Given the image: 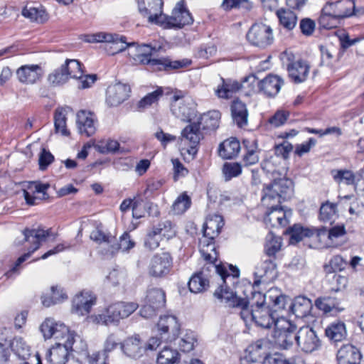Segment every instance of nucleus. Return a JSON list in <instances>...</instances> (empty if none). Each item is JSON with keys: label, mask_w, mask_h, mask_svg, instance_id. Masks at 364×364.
<instances>
[{"label": "nucleus", "mask_w": 364, "mask_h": 364, "mask_svg": "<svg viewBox=\"0 0 364 364\" xmlns=\"http://www.w3.org/2000/svg\"><path fill=\"white\" fill-rule=\"evenodd\" d=\"M131 87L129 85L117 82L107 87L106 102L109 107H117L126 101L130 95Z\"/></svg>", "instance_id": "dca6fc26"}, {"label": "nucleus", "mask_w": 364, "mask_h": 364, "mask_svg": "<svg viewBox=\"0 0 364 364\" xmlns=\"http://www.w3.org/2000/svg\"><path fill=\"white\" fill-rule=\"evenodd\" d=\"M95 119L91 112L80 110L77 114V125L81 134L87 136L93 135L96 132Z\"/></svg>", "instance_id": "bb28decb"}, {"label": "nucleus", "mask_w": 364, "mask_h": 364, "mask_svg": "<svg viewBox=\"0 0 364 364\" xmlns=\"http://www.w3.org/2000/svg\"><path fill=\"white\" fill-rule=\"evenodd\" d=\"M280 23L287 29L292 30L297 22L296 15L289 9H279L277 11Z\"/></svg>", "instance_id": "09e8293b"}, {"label": "nucleus", "mask_w": 364, "mask_h": 364, "mask_svg": "<svg viewBox=\"0 0 364 364\" xmlns=\"http://www.w3.org/2000/svg\"><path fill=\"white\" fill-rule=\"evenodd\" d=\"M233 122L240 128L245 127L248 121L246 105L239 100H234L231 105Z\"/></svg>", "instance_id": "c9c22d12"}, {"label": "nucleus", "mask_w": 364, "mask_h": 364, "mask_svg": "<svg viewBox=\"0 0 364 364\" xmlns=\"http://www.w3.org/2000/svg\"><path fill=\"white\" fill-rule=\"evenodd\" d=\"M65 70L68 73V77L70 78H82L83 70L82 64L77 60L67 59L64 64Z\"/></svg>", "instance_id": "680f3d73"}, {"label": "nucleus", "mask_w": 364, "mask_h": 364, "mask_svg": "<svg viewBox=\"0 0 364 364\" xmlns=\"http://www.w3.org/2000/svg\"><path fill=\"white\" fill-rule=\"evenodd\" d=\"M145 302L146 304L140 309V314L144 318H150L155 314L156 311L165 306L166 294L160 288H150L147 290Z\"/></svg>", "instance_id": "9b49d317"}, {"label": "nucleus", "mask_w": 364, "mask_h": 364, "mask_svg": "<svg viewBox=\"0 0 364 364\" xmlns=\"http://www.w3.org/2000/svg\"><path fill=\"white\" fill-rule=\"evenodd\" d=\"M173 259L168 252L157 253L151 259L149 274L154 277H163L167 275L172 267Z\"/></svg>", "instance_id": "4468645a"}, {"label": "nucleus", "mask_w": 364, "mask_h": 364, "mask_svg": "<svg viewBox=\"0 0 364 364\" xmlns=\"http://www.w3.org/2000/svg\"><path fill=\"white\" fill-rule=\"evenodd\" d=\"M240 150V144L235 138L225 140L219 145L218 153L223 159H230L236 156Z\"/></svg>", "instance_id": "e433bc0d"}, {"label": "nucleus", "mask_w": 364, "mask_h": 364, "mask_svg": "<svg viewBox=\"0 0 364 364\" xmlns=\"http://www.w3.org/2000/svg\"><path fill=\"white\" fill-rule=\"evenodd\" d=\"M222 171L225 180L228 181L242 173V166L240 163L225 162L223 166Z\"/></svg>", "instance_id": "e2e57ef3"}, {"label": "nucleus", "mask_w": 364, "mask_h": 364, "mask_svg": "<svg viewBox=\"0 0 364 364\" xmlns=\"http://www.w3.org/2000/svg\"><path fill=\"white\" fill-rule=\"evenodd\" d=\"M196 342L195 333L192 331L187 332L181 339L179 348L183 352H190L193 349Z\"/></svg>", "instance_id": "774afa93"}, {"label": "nucleus", "mask_w": 364, "mask_h": 364, "mask_svg": "<svg viewBox=\"0 0 364 364\" xmlns=\"http://www.w3.org/2000/svg\"><path fill=\"white\" fill-rule=\"evenodd\" d=\"M196 103L188 96L174 95L171 105L172 114L183 122H189L197 115Z\"/></svg>", "instance_id": "1a4fd4ad"}, {"label": "nucleus", "mask_w": 364, "mask_h": 364, "mask_svg": "<svg viewBox=\"0 0 364 364\" xmlns=\"http://www.w3.org/2000/svg\"><path fill=\"white\" fill-rule=\"evenodd\" d=\"M283 85V79L276 75H268L258 82L259 90L268 97H275Z\"/></svg>", "instance_id": "b1692460"}, {"label": "nucleus", "mask_w": 364, "mask_h": 364, "mask_svg": "<svg viewBox=\"0 0 364 364\" xmlns=\"http://www.w3.org/2000/svg\"><path fill=\"white\" fill-rule=\"evenodd\" d=\"M46 358L50 364H66L70 358V351L65 343H57L50 348Z\"/></svg>", "instance_id": "473e14b6"}, {"label": "nucleus", "mask_w": 364, "mask_h": 364, "mask_svg": "<svg viewBox=\"0 0 364 364\" xmlns=\"http://www.w3.org/2000/svg\"><path fill=\"white\" fill-rule=\"evenodd\" d=\"M40 331L45 339L55 338L57 340L64 339L69 333V328L63 323L56 322L53 318H46L41 325Z\"/></svg>", "instance_id": "aec40b11"}, {"label": "nucleus", "mask_w": 364, "mask_h": 364, "mask_svg": "<svg viewBox=\"0 0 364 364\" xmlns=\"http://www.w3.org/2000/svg\"><path fill=\"white\" fill-rule=\"evenodd\" d=\"M346 234V230L344 225H335L329 230L323 228L317 230V235L318 237L327 235L328 240L327 246L333 247H338L341 245L338 240Z\"/></svg>", "instance_id": "72a5a7b5"}, {"label": "nucleus", "mask_w": 364, "mask_h": 364, "mask_svg": "<svg viewBox=\"0 0 364 364\" xmlns=\"http://www.w3.org/2000/svg\"><path fill=\"white\" fill-rule=\"evenodd\" d=\"M49 188L50 184L48 183H43L39 181L30 182L28 186V189L32 193V194L28 191L23 190V196L26 203L30 205H36V200L38 198L33 195L36 193H42V199L48 198V195L47 193V191Z\"/></svg>", "instance_id": "2f4dec72"}, {"label": "nucleus", "mask_w": 364, "mask_h": 364, "mask_svg": "<svg viewBox=\"0 0 364 364\" xmlns=\"http://www.w3.org/2000/svg\"><path fill=\"white\" fill-rule=\"evenodd\" d=\"M285 233L290 236L291 243H297L304 237H309L313 235L314 230L309 228H304L300 225L296 224L286 230Z\"/></svg>", "instance_id": "37998d69"}, {"label": "nucleus", "mask_w": 364, "mask_h": 364, "mask_svg": "<svg viewBox=\"0 0 364 364\" xmlns=\"http://www.w3.org/2000/svg\"><path fill=\"white\" fill-rule=\"evenodd\" d=\"M296 344L304 352L311 353L319 348L321 342L313 328L304 326L296 333Z\"/></svg>", "instance_id": "ddd939ff"}, {"label": "nucleus", "mask_w": 364, "mask_h": 364, "mask_svg": "<svg viewBox=\"0 0 364 364\" xmlns=\"http://www.w3.org/2000/svg\"><path fill=\"white\" fill-rule=\"evenodd\" d=\"M276 268V264L272 259H264L256 267V271L254 274L258 279L255 280L254 284L259 285L261 279L265 277L272 274Z\"/></svg>", "instance_id": "79ce46f5"}, {"label": "nucleus", "mask_w": 364, "mask_h": 364, "mask_svg": "<svg viewBox=\"0 0 364 364\" xmlns=\"http://www.w3.org/2000/svg\"><path fill=\"white\" fill-rule=\"evenodd\" d=\"M223 225L224 220L220 215L209 216L203 225V236L200 240V252L204 259L210 263L216 260L217 252L214 240L220 234Z\"/></svg>", "instance_id": "f03ea898"}, {"label": "nucleus", "mask_w": 364, "mask_h": 364, "mask_svg": "<svg viewBox=\"0 0 364 364\" xmlns=\"http://www.w3.org/2000/svg\"><path fill=\"white\" fill-rule=\"evenodd\" d=\"M121 349L127 357L137 359L146 352V347L138 335L129 337L121 343Z\"/></svg>", "instance_id": "5701e85b"}, {"label": "nucleus", "mask_w": 364, "mask_h": 364, "mask_svg": "<svg viewBox=\"0 0 364 364\" xmlns=\"http://www.w3.org/2000/svg\"><path fill=\"white\" fill-rule=\"evenodd\" d=\"M210 264L223 280V284L215 291L214 296L230 308H235V306L245 305L244 299L238 297L236 293L228 287L226 283V279L230 277V275L232 278H237L239 277V269L230 264L229 267L231 270V274H229L223 265L213 264V263H210Z\"/></svg>", "instance_id": "7ed1b4c3"}, {"label": "nucleus", "mask_w": 364, "mask_h": 364, "mask_svg": "<svg viewBox=\"0 0 364 364\" xmlns=\"http://www.w3.org/2000/svg\"><path fill=\"white\" fill-rule=\"evenodd\" d=\"M282 246V241L279 237L275 236L269 232L266 236L264 244V252L268 257H274L278 252Z\"/></svg>", "instance_id": "8fccbe9b"}, {"label": "nucleus", "mask_w": 364, "mask_h": 364, "mask_svg": "<svg viewBox=\"0 0 364 364\" xmlns=\"http://www.w3.org/2000/svg\"><path fill=\"white\" fill-rule=\"evenodd\" d=\"M112 36L113 39L107 41V43L112 44L111 48L114 49V51L112 53V55L122 52L127 48L132 47L136 45V43H127L126 41V37L124 36H120L116 33H112Z\"/></svg>", "instance_id": "13d9d810"}, {"label": "nucleus", "mask_w": 364, "mask_h": 364, "mask_svg": "<svg viewBox=\"0 0 364 364\" xmlns=\"http://www.w3.org/2000/svg\"><path fill=\"white\" fill-rule=\"evenodd\" d=\"M50 229L44 230L41 228L37 229H25L23 231V235L24 236L23 240L32 244V246L28 249L27 253H25L18 258L14 267L6 272L5 276L10 278L14 274H18V267L25 262L32 253L39 249L41 242L44 241L46 237L50 235Z\"/></svg>", "instance_id": "423d86ee"}, {"label": "nucleus", "mask_w": 364, "mask_h": 364, "mask_svg": "<svg viewBox=\"0 0 364 364\" xmlns=\"http://www.w3.org/2000/svg\"><path fill=\"white\" fill-rule=\"evenodd\" d=\"M11 346L14 353L23 360L28 358L31 355V348L22 338H15Z\"/></svg>", "instance_id": "5fc2aeb1"}, {"label": "nucleus", "mask_w": 364, "mask_h": 364, "mask_svg": "<svg viewBox=\"0 0 364 364\" xmlns=\"http://www.w3.org/2000/svg\"><path fill=\"white\" fill-rule=\"evenodd\" d=\"M264 217V223L272 227H284L287 223L286 213L278 205L272 204Z\"/></svg>", "instance_id": "f704fd0d"}, {"label": "nucleus", "mask_w": 364, "mask_h": 364, "mask_svg": "<svg viewBox=\"0 0 364 364\" xmlns=\"http://www.w3.org/2000/svg\"><path fill=\"white\" fill-rule=\"evenodd\" d=\"M337 217V204L327 201L321 205L319 210L320 220L331 224Z\"/></svg>", "instance_id": "c03bdc74"}, {"label": "nucleus", "mask_w": 364, "mask_h": 364, "mask_svg": "<svg viewBox=\"0 0 364 364\" xmlns=\"http://www.w3.org/2000/svg\"><path fill=\"white\" fill-rule=\"evenodd\" d=\"M242 144L246 150L242 157L244 165L249 166L256 164L259 161L257 141L255 139H244Z\"/></svg>", "instance_id": "58836bf2"}, {"label": "nucleus", "mask_w": 364, "mask_h": 364, "mask_svg": "<svg viewBox=\"0 0 364 364\" xmlns=\"http://www.w3.org/2000/svg\"><path fill=\"white\" fill-rule=\"evenodd\" d=\"M43 70L38 65H24L16 70L18 80L25 85H33L41 80Z\"/></svg>", "instance_id": "4be33fe9"}, {"label": "nucleus", "mask_w": 364, "mask_h": 364, "mask_svg": "<svg viewBox=\"0 0 364 364\" xmlns=\"http://www.w3.org/2000/svg\"><path fill=\"white\" fill-rule=\"evenodd\" d=\"M182 141L189 144L187 152L194 156L198 152V146L203 138L200 123H193L186 126L181 132Z\"/></svg>", "instance_id": "f3484780"}, {"label": "nucleus", "mask_w": 364, "mask_h": 364, "mask_svg": "<svg viewBox=\"0 0 364 364\" xmlns=\"http://www.w3.org/2000/svg\"><path fill=\"white\" fill-rule=\"evenodd\" d=\"M296 326L284 317L278 318L272 334L274 345L282 350L289 349L294 342L296 343Z\"/></svg>", "instance_id": "0eeeda50"}, {"label": "nucleus", "mask_w": 364, "mask_h": 364, "mask_svg": "<svg viewBox=\"0 0 364 364\" xmlns=\"http://www.w3.org/2000/svg\"><path fill=\"white\" fill-rule=\"evenodd\" d=\"M50 291V301L48 300L47 295H43L41 296L42 304L46 307H50L53 305L60 303L67 299V295L63 292V290L58 288L57 286H53Z\"/></svg>", "instance_id": "3c124183"}, {"label": "nucleus", "mask_w": 364, "mask_h": 364, "mask_svg": "<svg viewBox=\"0 0 364 364\" xmlns=\"http://www.w3.org/2000/svg\"><path fill=\"white\" fill-rule=\"evenodd\" d=\"M21 14L32 22L43 23L48 20V14L41 6L34 7L26 5L23 7Z\"/></svg>", "instance_id": "ea45409f"}, {"label": "nucleus", "mask_w": 364, "mask_h": 364, "mask_svg": "<svg viewBox=\"0 0 364 364\" xmlns=\"http://www.w3.org/2000/svg\"><path fill=\"white\" fill-rule=\"evenodd\" d=\"M247 39L253 46L265 48L274 41L271 26L263 23H255L247 33Z\"/></svg>", "instance_id": "9d476101"}, {"label": "nucleus", "mask_w": 364, "mask_h": 364, "mask_svg": "<svg viewBox=\"0 0 364 364\" xmlns=\"http://www.w3.org/2000/svg\"><path fill=\"white\" fill-rule=\"evenodd\" d=\"M179 354L177 350L168 347H164L160 351L157 357L159 364H174L179 359Z\"/></svg>", "instance_id": "052dcab7"}, {"label": "nucleus", "mask_w": 364, "mask_h": 364, "mask_svg": "<svg viewBox=\"0 0 364 364\" xmlns=\"http://www.w3.org/2000/svg\"><path fill=\"white\" fill-rule=\"evenodd\" d=\"M315 306L323 314L329 316H337L343 311L345 308L341 306V300L336 297H319L315 301Z\"/></svg>", "instance_id": "393cba45"}, {"label": "nucleus", "mask_w": 364, "mask_h": 364, "mask_svg": "<svg viewBox=\"0 0 364 364\" xmlns=\"http://www.w3.org/2000/svg\"><path fill=\"white\" fill-rule=\"evenodd\" d=\"M152 228L159 236H161V239L169 240L173 237L176 232L174 225L170 220L161 221L157 225H154Z\"/></svg>", "instance_id": "603ef678"}, {"label": "nucleus", "mask_w": 364, "mask_h": 364, "mask_svg": "<svg viewBox=\"0 0 364 364\" xmlns=\"http://www.w3.org/2000/svg\"><path fill=\"white\" fill-rule=\"evenodd\" d=\"M309 69L307 62L303 60L292 62L287 65L289 76L295 83L304 82L308 77Z\"/></svg>", "instance_id": "cd10ccee"}, {"label": "nucleus", "mask_w": 364, "mask_h": 364, "mask_svg": "<svg viewBox=\"0 0 364 364\" xmlns=\"http://www.w3.org/2000/svg\"><path fill=\"white\" fill-rule=\"evenodd\" d=\"M119 143L117 140L108 139L99 141L95 148L101 154H114L119 151Z\"/></svg>", "instance_id": "0e129e2a"}, {"label": "nucleus", "mask_w": 364, "mask_h": 364, "mask_svg": "<svg viewBox=\"0 0 364 364\" xmlns=\"http://www.w3.org/2000/svg\"><path fill=\"white\" fill-rule=\"evenodd\" d=\"M324 7L327 11L331 13L340 21L353 16L354 11H355V5L353 0H338L335 2H328Z\"/></svg>", "instance_id": "412c9836"}, {"label": "nucleus", "mask_w": 364, "mask_h": 364, "mask_svg": "<svg viewBox=\"0 0 364 364\" xmlns=\"http://www.w3.org/2000/svg\"><path fill=\"white\" fill-rule=\"evenodd\" d=\"M340 23V21L337 19L331 13L327 11L323 6L321 10V16L318 18V24L320 27L325 29H331L336 28Z\"/></svg>", "instance_id": "bf43d9fd"}, {"label": "nucleus", "mask_w": 364, "mask_h": 364, "mask_svg": "<svg viewBox=\"0 0 364 364\" xmlns=\"http://www.w3.org/2000/svg\"><path fill=\"white\" fill-rule=\"evenodd\" d=\"M325 333L330 340L334 342L341 341L346 336L345 323L342 321L333 322L327 326Z\"/></svg>", "instance_id": "a19ab883"}, {"label": "nucleus", "mask_w": 364, "mask_h": 364, "mask_svg": "<svg viewBox=\"0 0 364 364\" xmlns=\"http://www.w3.org/2000/svg\"><path fill=\"white\" fill-rule=\"evenodd\" d=\"M348 262L341 255H335L330 260L328 264L323 265V270L326 274L336 272H341L346 269Z\"/></svg>", "instance_id": "4d7b16f0"}, {"label": "nucleus", "mask_w": 364, "mask_h": 364, "mask_svg": "<svg viewBox=\"0 0 364 364\" xmlns=\"http://www.w3.org/2000/svg\"><path fill=\"white\" fill-rule=\"evenodd\" d=\"M262 191V202L267 206L271 205L272 200L281 203L282 200L289 198L292 195L293 182L289 178H279L264 186Z\"/></svg>", "instance_id": "39448f33"}, {"label": "nucleus", "mask_w": 364, "mask_h": 364, "mask_svg": "<svg viewBox=\"0 0 364 364\" xmlns=\"http://www.w3.org/2000/svg\"><path fill=\"white\" fill-rule=\"evenodd\" d=\"M312 306V302L309 299L300 296L294 299L291 309L296 317L304 318L310 314Z\"/></svg>", "instance_id": "4c0bfd02"}, {"label": "nucleus", "mask_w": 364, "mask_h": 364, "mask_svg": "<svg viewBox=\"0 0 364 364\" xmlns=\"http://www.w3.org/2000/svg\"><path fill=\"white\" fill-rule=\"evenodd\" d=\"M338 364H360L362 355L353 345H343L337 353Z\"/></svg>", "instance_id": "a878e982"}, {"label": "nucleus", "mask_w": 364, "mask_h": 364, "mask_svg": "<svg viewBox=\"0 0 364 364\" xmlns=\"http://www.w3.org/2000/svg\"><path fill=\"white\" fill-rule=\"evenodd\" d=\"M208 285L209 282L203 272L195 274L188 282V288L193 293L201 292L205 290Z\"/></svg>", "instance_id": "de8ad7c7"}, {"label": "nucleus", "mask_w": 364, "mask_h": 364, "mask_svg": "<svg viewBox=\"0 0 364 364\" xmlns=\"http://www.w3.org/2000/svg\"><path fill=\"white\" fill-rule=\"evenodd\" d=\"M191 203L190 197L183 193L176 199L172 205V209L176 214H182L189 208Z\"/></svg>", "instance_id": "69168bd1"}, {"label": "nucleus", "mask_w": 364, "mask_h": 364, "mask_svg": "<svg viewBox=\"0 0 364 364\" xmlns=\"http://www.w3.org/2000/svg\"><path fill=\"white\" fill-rule=\"evenodd\" d=\"M66 109L65 108L60 107L56 109L54 115V125L55 132L60 133L63 136H65L70 135V132L66 128Z\"/></svg>", "instance_id": "49530a36"}, {"label": "nucleus", "mask_w": 364, "mask_h": 364, "mask_svg": "<svg viewBox=\"0 0 364 364\" xmlns=\"http://www.w3.org/2000/svg\"><path fill=\"white\" fill-rule=\"evenodd\" d=\"M160 18L161 21H159L158 25L165 28H181L193 22V16L186 9L184 0H181L176 4L171 16L162 14Z\"/></svg>", "instance_id": "6e6552de"}, {"label": "nucleus", "mask_w": 364, "mask_h": 364, "mask_svg": "<svg viewBox=\"0 0 364 364\" xmlns=\"http://www.w3.org/2000/svg\"><path fill=\"white\" fill-rule=\"evenodd\" d=\"M222 80V85L218 86L215 90V94L218 97L228 99L232 97V94L245 87V85L250 82L251 85H254L257 82L255 75H251L245 77L242 83L235 80Z\"/></svg>", "instance_id": "6ab92c4d"}, {"label": "nucleus", "mask_w": 364, "mask_h": 364, "mask_svg": "<svg viewBox=\"0 0 364 364\" xmlns=\"http://www.w3.org/2000/svg\"><path fill=\"white\" fill-rule=\"evenodd\" d=\"M121 343H122L120 342V339L117 336L113 333L109 335L105 342L104 352L102 353L99 352L93 353L91 357L90 364H107L105 360L107 358V353L112 351L119 345L121 346Z\"/></svg>", "instance_id": "7c9ffc66"}, {"label": "nucleus", "mask_w": 364, "mask_h": 364, "mask_svg": "<svg viewBox=\"0 0 364 364\" xmlns=\"http://www.w3.org/2000/svg\"><path fill=\"white\" fill-rule=\"evenodd\" d=\"M96 303V296L92 291L83 290L77 294L73 300L72 311L77 315L84 316L90 313Z\"/></svg>", "instance_id": "a211bd4d"}, {"label": "nucleus", "mask_w": 364, "mask_h": 364, "mask_svg": "<svg viewBox=\"0 0 364 364\" xmlns=\"http://www.w3.org/2000/svg\"><path fill=\"white\" fill-rule=\"evenodd\" d=\"M220 119V112L219 111H210L201 117L200 124H203L204 129L215 130L219 127Z\"/></svg>", "instance_id": "864d4df0"}, {"label": "nucleus", "mask_w": 364, "mask_h": 364, "mask_svg": "<svg viewBox=\"0 0 364 364\" xmlns=\"http://www.w3.org/2000/svg\"><path fill=\"white\" fill-rule=\"evenodd\" d=\"M90 238L99 244L107 243L110 245L115 241V237L105 231L102 224L96 226L95 229L90 234Z\"/></svg>", "instance_id": "6e6d98bb"}, {"label": "nucleus", "mask_w": 364, "mask_h": 364, "mask_svg": "<svg viewBox=\"0 0 364 364\" xmlns=\"http://www.w3.org/2000/svg\"><path fill=\"white\" fill-rule=\"evenodd\" d=\"M156 328L164 342L168 343L178 338L181 326L175 316L164 315L159 318Z\"/></svg>", "instance_id": "f8f14e48"}, {"label": "nucleus", "mask_w": 364, "mask_h": 364, "mask_svg": "<svg viewBox=\"0 0 364 364\" xmlns=\"http://www.w3.org/2000/svg\"><path fill=\"white\" fill-rule=\"evenodd\" d=\"M138 307L135 302H117L109 305L102 314L92 316V318L97 324L118 325L121 320L129 317Z\"/></svg>", "instance_id": "20e7f679"}, {"label": "nucleus", "mask_w": 364, "mask_h": 364, "mask_svg": "<svg viewBox=\"0 0 364 364\" xmlns=\"http://www.w3.org/2000/svg\"><path fill=\"white\" fill-rule=\"evenodd\" d=\"M65 343L68 346V350H72L77 353H80L89 360L90 364L91 357L87 352V346L86 342L81 338L80 336L75 333L74 331H70L66 334Z\"/></svg>", "instance_id": "c756f323"}, {"label": "nucleus", "mask_w": 364, "mask_h": 364, "mask_svg": "<svg viewBox=\"0 0 364 364\" xmlns=\"http://www.w3.org/2000/svg\"><path fill=\"white\" fill-rule=\"evenodd\" d=\"M136 53L134 57L136 61L144 65H149L158 70L169 71L188 66L191 61L188 59L181 60H171L169 58H151L155 48L149 44L135 45Z\"/></svg>", "instance_id": "f257e3e1"}, {"label": "nucleus", "mask_w": 364, "mask_h": 364, "mask_svg": "<svg viewBox=\"0 0 364 364\" xmlns=\"http://www.w3.org/2000/svg\"><path fill=\"white\" fill-rule=\"evenodd\" d=\"M139 12L143 17L148 18L149 23L157 24L162 16V0H136Z\"/></svg>", "instance_id": "2eb2a0df"}, {"label": "nucleus", "mask_w": 364, "mask_h": 364, "mask_svg": "<svg viewBox=\"0 0 364 364\" xmlns=\"http://www.w3.org/2000/svg\"><path fill=\"white\" fill-rule=\"evenodd\" d=\"M279 318L275 315V311H273L269 306L264 308L255 309L253 313V321L257 326L264 328H269Z\"/></svg>", "instance_id": "c85d7f7f"}, {"label": "nucleus", "mask_w": 364, "mask_h": 364, "mask_svg": "<svg viewBox=\"0 0 364 364\" xmlns=\"http://www.w3.org/2000/svg\"><path fill=\"white\" fill-rule=\"evenodd\" d=\"M331 175L337 183H343L346 185H354L355 183V175L348 169H333Z\"/></svg>", "instance_id": "a18cd8bd"}, {"label": "nucleus", "mask_w": 364, "mask_h": 364, "mask_svg": "<svg viewBox=\"0 0 364 364\" xmlns=\"http://www.w3.org/2000/svg\"><path fill=\"white\" fill-rule=\"evenodd\" d=\"M69 79L68 73L65 70V66L63 65L60 68L54 70L48 75V81L54 85H60L65 83Z\"/></svg>", "instance_id": "338daca9"}]
</instances>
